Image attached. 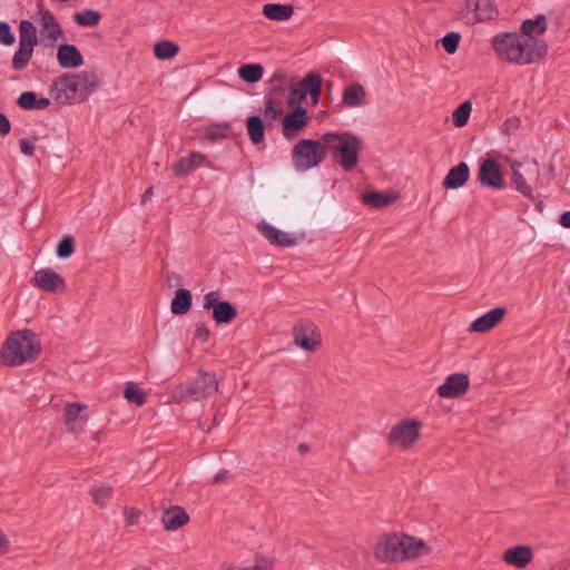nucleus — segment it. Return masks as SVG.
<instances>
[{
  "mask_svg": "<svg viewBox=\"0 0 570 570\" xmlns=\"http://www.w3.org/2000/svg\"><path fill=\"white\" fill-rule=\"evenodd\" d=\"M307 122L308 119L306 109L302 106H298L283 118V135L287 139H292L296 136L297 131H301L307 126Z\"/></svg>",
  "mask_w": 570,
  "mask_h": 570,
  "instance_id": "aec40b11",
  "label": "nucleus"
},
{
  "mask_svg": "<svg viewBox=\"0 0 570 570\" xmlns=\"http://www.w3.org/2000/svg\"><path fill=\"white\" fill-rule=\"evenodd\" d=\"M507 314L505 307H495L478 317L470 325L472 333H487L499 325Z\"/></svg>",
  "mask_w": 570,
  "mask_h": 570,
  "instance_id": "4be33fe9",
  "label": "nucleus"
},
{
  "mask_svg": "<svg viewBox=\"0 0 570 570\" xmlns=\"http://www.w3.org/2000/svg\"><path fill=\"white\" fill-rule=\"evenodd\" d=\"M294 11L295 8L291 3H266L262 8L263 16L273 21H287Z\"/></svg>",
  "mask_w": 570,
  "mask_h": 570,
  "instance_id": "bb28decb",
  "label": "nucleus"
},
{
  "mask_svg": "<svg viewBox=\"0 0 570 570\" xmlns=\"http://www.w3.org/2000/svg\"><path fill=\"white\" fill-rule=\"evenodd\" d=\"M20 149L23 155L26 156H32L35 151V147L31 141L28 139H21L20 140Z\"/></svg>",
  "mask_w": 570,
  "mask_h": 570,
  "instance_id": "4d7b16f0",
  "label": "nucleus"
},
{
  "mask_svg": "<svg viewBox=\"0 0 570 570\" xmlns=\"http://www.w3.org/2000/svg\"><path fill=\"white\" fill-rule=\"evenodd\" d=\"M191 307V293L186 288L176 291L175 296L170 303L171 313L175 315H185Z\"/></svg>",
  "mask_w": 570,
  "mask_h": 570,
  "instance_id": "473e14b6",
  "label": "nucleus"
},
{
  "mask_svg": "<svg viewBox=\"0 0 570 570\" xmlns=\"http://www.w3.org/2000/svg\"><path fill=\"white\" fill-rule=\"evenodd\" d=\"M11 124L8 117L0 112V136H6L10 132Z\"/></svg>",
  "mask_w": 570,
  "mask_h": 570,
  "instance_id": "6e6d98bb",
  "label": "nucleus"
},
{
  "mask_svg": "<svg viewBox=\"0 0 570 570\" xmlns=\"http://www.w3.org/2000/svg\"><path fill=\"white\" fill-rule=\"evenodd\" d=\"M100 13L92 9H86L73 14V21L82 27H95L100 22Z\"/></svg>",
  "mask_w": 570,
  "mask_h": 570,
  "instance_id": "a19ab883",
  "label": "nucleus"
},
{
  "mask_svg": "<svg viewBox=\"0 0 570 570\" xmlns=\"http://www.w3.org/2000/svg\"><path fill=\"white\" fill-rule=\"evenodd\" d=\"M38 16L37 22L40 30V41L48 47H53L59 39L63 38V30L49 10L40 8Z\"/></svg>",
  "mask_w": 570,
  "mask_h": 570,
  "instance_id": "2eb2a0df",
  "label": "nucleus"
},
{
  "mask_svg": "<svg viewBox=\"0 0 570 570\" xmlns=\"http://www.w3.org/2000/svg\"><path fill=\"white\" fill-rule=\"evenodd\" d=\"M560 224L566 228H570V212H566L560 216Z\"/></svg>",
  "mask_w": 570,
  "mask_h": 570,
  "instance_id": "13d9d810",
  "label": "nucleus"
},
{
  "mask_svg": "<svg viewBox=\"0 0 570 570\" xmlns=\"http://www.w3.org/2000/svg\"><path fill=\"white\" fill-rule=\"evenodd\" d=\"M179 52V47L170 40H161L155 43L154 55L159 60H168L176 57Z\"/></svg>",
  "mask_w": 570,
  "mask_h": 570,
  "instance_id": "e433bc0d",
  "label": "nucleus"
},
{
  "mask_svg": "<svg viewBox=\"0 0 570 570\" xmlns=\"http://www.w3.org/2000/svg\"><path fill=\"white\" fill-rule=\"evenodd\" d=\"M228 475L227 471H220L214 476V483L220 482L225 480Z\"/></svg>",
  "mask_w": 570,
  "mask_h": 570,
  "instance_id": "052dcab7",
  "label": "nucleus"
},
{
  "mask_svg": "<svg viewBox=\"0 0 570 570\" xmlns=\"http://www.w3.org/2000/svg\"><path fill=\"white\" fill-rule=\"evenodd\" d=\"M10 550V540L0 528V557L4 556Z\"/></svg>",
  "mask_w": 570,
  "mask_h": 570,
  "instance_id": "5fc2aeb1",
  "label": "nucleus"
},
{
  "mask_svg": "<svg viewBox=\"0 0 570 570\" xmlns=\"http://www.w3.org/2000/svg\"><path fill=\"white\" fill-rule=\"evenodd\" d=\"M17 104L20 108L26 110L31 109H45L50 105V99L40 98L37 99L36 94L31 91L23 92L19 96Z\"/></svg>",
  "mask_w": 570,
  "mask_h": 570,
  "instance_id": "f704fd0d",
  "label": "nucleus"
},
{
  "mask_svg": "<svg viewBox=\"0 0 570 570\" xmlns=\"http://www.w3.org/2000/svg\"><path fill=\"white\" fill-rule=\"evenodd\" d=\"M396 198V194H385L376 190L367 191L362 196L363 203L372 208H383L394 203Z\"/></svg>",
  "mask_w": 570,
  "mask_h": 570,
  "instance_id": "2f4dec72",
  "label": "nucleus"
},
{
  "mask_svg": "<svg viewBox=\"0 0 570 570\" xmlns=\"http://www.w3.org/2000/svg\"><path fill=\"white\" fill-rule=\"evenodd\" d=\"M247 134L250 141L255 145L264 140V122L261 116H250L247 119Z\"/></svg>",
  "mask_w": 570,
  "mask_h": 570,
  "instance_id": "58836bf2",
  "label": "nucleus"
},
{
  "mask_svg": "<svg viewBox=\"0 0 570 570\" xmlns=\"http://www.w3.org/2000/svg\"><path fill=\"white\" fill-rule=\"evenodd\" d=\"M306 99L305 92L301 90L297 86L289 90L288 95V105L291 107L301 106L302 101Z\"/></svg>",
  "mask_w": 570,
  "mask_h": 570,
  "instance_id": "09e8293b",
  "label": "nucleus"
},
{
  "mask_svg": "<svg viewBox=\"0 0 570 570\" xmlns=\"http://www.w3.org/2000/svg\"><path fill=\"white\" fill-rule=\"evenodd\" d=\"M88 405L80 402H67L63 409V422L68 433L79 435L89 422Z\"/></svg>",
  "mask_w": 570,
  "mask_h": 570,
  "instance_id": "ddd939ff",
  "label": "nucleus"
},
{
  "mask_svg": "<svg viewBox=\"0 0 570 570\" xmlns=\"http://www.w3.org/2000/svg\"><path fill=\"white\" fill-rule=\"evenodd\" d=\"M533 556V550L530 546L519 544L508 548L502 554V560L509 566L523 569L532 562Z\"/></svg>",
  "mask_w": 570,
  "mask_h": 570,
  "instance_id": "412c9836",
  "label": "nucleus"
},
{
  "mask_svg": "<svg viewBox=\"0 0 570 570\" xmlns=\"http://www.w3.org/2000/svg\"><path fill=\"white\" fill-rule=\"evenodd\" d=\"M153 194H154L153 187H148L141 196V203L142 204L147 203L151 198Z\"/></svg>",
  "mask_w": 570,
  "mask_h": 570,
  "instance_id": "bf43d9fd",
  "label": "nucleus"
},
{
  "mask_svg": "<svg viewBox=\"0 0 570 570\" xmlns=\"http://www.w3.org/2000/svg\"><path fill=\"white\" fill-rule=\"evenodd\" d=\"M271 83L273 88L266 95L264 102V117L267 124H273L283 114V104L278 99V94L285 91L287 86V78L283 71H276L271 77Z\"/></svg>",
  "mask_w": 570,
  "mask_h": 570,
  "instance_id": "9d476101",
  "label": "nucleus"
},
{
  "mask_svg": "<svg viewBox=\"0 0 570 570\" xmlns=\"http://www.w3.org/2000/svg\"><path fill=\"white\" fill-rule=\"evenodd\" d=\"M259 233L273 245L291 247L296 245V238L291 234L277 229L269 223L263 220L257 226Z\"/></svg>",
  "mask_w": 570,
  "mask_h": 570,
  "instance_id": "5701e85b",
  "label": "nucleus"
},
{
  "mask_svg": "<svg viewBox=\"0 0 570 570\" xmlns=\"http://www.w3.org/2000/svg\"><path fill=\"white\" fill-rule=\"evenodd\" d=\"M33 53V47L19 45L18 50L12 58V68L14 70L24 69Z\"/></svg>",
  "mask_w": 570,
  "mask_h": 570,
  "instance_id": "ea45409f",
  "label": "nucleus"
},
{
  "mask_svg": "<svg viewBox=\"0 0 570 570\" xmlns=\"http://www.w3.org/2000/svg\"><path fill=\"white\" fill-rule=\"evenodd\" d=\"M124 396L128 402L134 403L137 406H142L146 402L145 393L140 391L134 383L126 385Z\"/></svg>",
  "mask_w": 570,
  "mask_h": 570,
  "instance_id": "c03bdc74",
  "label": "nucleus"
},
{
  "mask_svg": "<svg viewBox=\"0 0 570 570\" xmlns=\"http://www.w3.org/2000/svg\"><path fill=\"white\" fill-rule=\"evenodd\" d=\"M14 42V36L7 22H0V43L11 46Z\"/></svg>",
  "mask_w": 570,
  "mask_h": 570,
  "instance_id": "de8ad7c7",
  "label": "nucleus"
},
{
  "mask_svg": "<svg viewBox=\"0 0 570 570\" xmlns=\"http://www.w3.org/2000/svg\"><path fill=\"white\" fill-rule=\"evenodd\" d=\"M366 90L360 82L347 86L342 94V102L350 108L361 107L365 104Z\"/></svg>",
  "mask_w": 570,
  "mask_h": 570,
  "instance_id": "cd10ccee",
  "label": "nucleus"
},
{
  "mask_svg": "<svg viewBox=\"0 0 570 570\" xmlns=\"http://www.w3.org/2000/svg\"><path fill=\"white\" fill-rule=\"evenodd\" d=\"M327 154L324 135L320 140L301 139L292 149V160L297 171H307L318 166Z\"/></svg>",
  "mask_w": 570,
  "mask_h": 570,
  "instance_id": "423d86ee",
  "label": "nucleus"
},
{
  "mask_svg": "<svg viewBox=\"0 0 570 570\" xmlns=\"http://www.w3.org/2000/svg\"><path fill=\"white\" fill-rule=\"evenodd\" d=\"M423 423L416 417H404L393 424L386 435V442L400 450L413 449L422 436Z\"/></svg>",
  "mask_w": 570,
  "mask_h": 570,
  "instance_id": "0eeeda50",
  "label": "nucleus"
},
{
  "mask_svg": "<svg viewBox=\"0 0 570 570\" xmlns=\"http://www.w3.org/2000/svg\"><path fill=\"white\" fill-rule=\"evenodd\" d=\"M38 43L37 29L29 20H22L19 26V45L33 47Z\"/></svg>",
  "mask_w": 570,
  "mask_h": 570,
  "instance_id": "c9c22d12",
  "label": "nucleus"
},
{
  "mask_svg": "<svg viewBox=\"0 0 570 570\" xmlns=\"http://www.w3.org/2000/svg\"><path fill=\"white\" fill-rule=\"evenodd\" d=\"M396 531L385 532L377 537L373 546V556L376 561L385 564L396 563Z\"/></svg>",
  "mask_w": 570,
  "mask_h": 570,
  "instance_id": "f3484780",
  "label": "nucleus"
},
{
  "mask_svg": "<svg viewBox=\"0 0 570 570\" xmlns=\"http://www.w3.org/2000/svg\"><path fill=\"white\" fill-rule=\"evenodd\" d=\"M327 153L345 170L353 169L358 163V154L362 147V140L352 132L324 134Z\"/></svg>",
  "mask_w": 570,
  "mask_h": 570,
  "instance_id": "7ed1b4c3",
  "label": "nucleus"
},
{
  "mask_svg": "<svg viewBox=\"0 0 570 570\" xmlns=\"http://www.w3.org/2000/svg\"><path fill=\"white\" fill-rule=\"evenodd\" d=\"M470 177V168L466 163L461 161L452 167L443 179V187L446 189H456L465 185Z\"/></svg>",
  "mask_w": 570,
  "mask_h": 570,
  "instance_id": "a878e982",
  "label": "nucleus"
},
{
  "mask_svg": "<svg viewBox=\"0 0 570 570\" xmlns=\"http://www.w3.org/2000/svg\"><path fill=\"white\" fill-rule=\"evenodd\" d=\"M498 14L493 0H464L459 12V17L470 24L494 20Z\"/></svg>",
  "mask_w": 570,
  "mask_h": 570,
  "instance_id": "1a4fd4ad",
  "label": "nucleus"
},
{
  "mask_svg": "<svg viewBox=\"0 0 570 570\" xmlns=\"http://www.w3.org/2000/svg\"><path fill=\"white\" fill-rule=\"evenodd\" d=\"M220 293L212 291L205 294L203 307L213 311V320L218 323H230L237 316V309L228 301H219Z\"/></svg>",
  "mask_w": 570,
  "mask_h": 570,
  "instance_id": "4468645a",
  "label": "nucleus"
},
{
  "mask_svg": "<svg viewBox=\"0 0 570 570\" xmlns=\"http://www.w3.org/2000/svg\"><path fill=\"white\" fill-rule=\"evenodd\" d=\"M73 77L79 86L81 98L85 101L98 86V76L92 71H81L79 73H73Z\"/></svg>",
  "mask_w": 570,
  "mask_h": 570,
  "instance_id": "7c9ffc66",
  "label": "nucleus"
},
{
  "mask_svg": "<svg viewBox=\"0 0 570 570\" xmlns=\"http://www.w3.org/2000/svg\"><path fill=\"white\" fill-rule=\"evenodd\" d=\"M32 284L35 287L52 294H61L67 288L65 278L51 268L37 271Z\"/></svg>",
  "mask_w": 570,
  "mask_h": 570,
  "instance_id": "dca6fc26",
  "label": "nucleus"
},
{
  "mask_svg": "<svg viewBox=\"0 0 570 570\" xmlns=\"http://www.w3.org/2000/svg\"><path fill=\"white\" fill-rule=\"evenodd\" d=\"M57 61L63 69H76L83 65V57L75 45H61L57 50Z\"/></svg>",
  "mask_w": 570,
  "mask_h": 570,
  "instance_id": "393cba45",
  "label": "nucleus"
},
{
  "mask_svg": "<svg viewBox=\"0 0 570 570\" xmlns=\"http://www.w3.org/2000/svg\"><path fill=\"white\" fill-rule=\"evenodd\" d=\"M204 159V155L199 153H191L187 157L179 159L176 164L173 165V173L175 176L184 177L199 167Z\"/></svg>",
  "mask_w": 570,
  "mask_h": 570,
  "instance_id": "c85d7f7f",
  "label": "nucleus"
},
{
  "mask_svg": "<svg viewBox=\"0 0 570 570\" xmlns=\"http://www.w3.org/2000/svg\"><path fill=\"white\" fill-rule=\"evenodd\" d=\"M297 87L305 92V96H311L312 101H318L322 90V77L316 72L307 73L297 85Z\"/></svg>",
  "mask_w": 570,
  "mask_h": 570,
  "instance_id": "c756f323",
  "label": "nucleus"
},
{
  "mask_svg": "<svg viewBox=\"0 0 570 570\" xmlns=\"http://www.w3.org/2000/svg\"><path fill=\"white\" fill-rule=\"evenodd\" d=\"M218 390V380L215 374L199 370L193 380L178 385L173 397L176 402L191 400L195 402L209 397Z\"/></svg>",
  "mask_w": 570,
  "mask_h": 570,
  "instance_id": "39448f33",
  "label": "nucleus"
},
{
  "mask_svg": "<svg viewBox=\"0 0 570 570\" xmlns=\"http://www.w3.org/2000/svg\"><path fill=\"white\" fill-rule=\"evenodd\" d=\"M470 386V379L464 373L451 374L445 382L438 387V394L444 399L463 396Z\"/></svg>",
  "mask_w": 570,
  "mask_h": 570,
  "instance_id": "6ab92c4d",
  "label": "nucleus"
},
{
  "mask_svg": "<svg viewBox=\"0 0 570 570\" xmlns=\"http://www.w3.org/2000/svg\"><path fill=\"white\" fill-rule=\"evenodd\" d=\"M75 240L70 235H66L57 245V255L60 258H68L73 253Z\"/></svg>",
  "mask_w": 570,
  "mask_h": 570,
  "instance_id": "a18cd8bd",
  "label": "nucleus"
},
{
  "mask_svg": "<svg viewBox=\"0 0 570 570\" xmlns=\"http://www.w3.org/2000/svg\"><path fill=\"white\" fill-rule=\"evenodd\" d=\"M548 24L546 16L538 14L535 19L524 20L521 24V31L525 38H530L533 35H542L547 31Z\"/></svg>",
  "mask_w": 570,
  "mask_h": 570,
  "instance_id": "72a5a7b5",
  "label": "nucleus"
},
{
  "mask_svg": "<svg viewBox=\"0 0 570 570\" xmlns=\"http://www.w3.org/2000/svg\"><path fill=\"white\" fill-rule=\"evenodd\" d=\"M50 96L59 105H72L83 101L73 73L58 77L50 87Z\"/></svg>",
  "mask_w": 570,
  "mask_h": 570,
  "instance_id": "9b49d317",
  "label": "nucleus"
},
{
  "mask_svg": "<svg viewBox=\"0 0 570 570\" xmlns=\"http://www.w3.org/2000/svg\"><path fill=\"white\" fill-rule=\"evenodd\" d=\"M520 127V119L518 117L509 118L504 121L502 130L504 134L510 135L511 131Z\"/></svg>",
  "mask_w": 570,
  "mask_h": 570,
  "instance_id": "864d4df0",
  "label": "nucleus"
},
{
  "mask_svg": "<svg viewBox=\"0 0 570 570\" xmlns=\"http://www.w3.org/2000/svg\"><path fill=\"white\" fill-rule=\"evenodd\" d=\"M460 39L461 36L458 32H450L441 39V42L445 51L452 55L458 50Z\"/></svg>",
  "mask_w": 570,
  "mask_h": 570,
  "instance_id": "49530a36",
  "label": "nucleus"
},
{
  "mask_svg": "<svg viewBox=\"0 0 570 570\" xmlns=\"http://www.w3.org/2000/svg\"><path fill=\"white\" fill-rule=\"evenodd\" d=\"M209 330L206 326L205 323H196L195 324V331H194V337L203 343L207 342L209 338Z\"/></svg>",
  "mask_w": 570,
  "mask_h": 570,
  "instance_id": "3c124183",
  "label": "nucleus"
},
{
  "mask_svg": "<svg viewBox=\"0 0 570 570\" xmlns=\"http://www.w3.org/2000/svg\"><path fill=\"white\" fill-rule=\"evenodd\" d=\"M294 345L307 353L316 352L322 345V335L316 325L299 321L293 327Z\"/></svg>",
  "mask_w": 570,
  "mask_h": 570,
  "instance_id": "f8f14e48",
  "label": "nucleus"
},
{
  "mask_svg": "<svg viewBox=\"0 0 570 570\" xmlns=\"http://www.w3.org/2000/svg\"><path fill=\"white\" fill-rule=\"evenodd\" d=\"M264 75V68L259 63H247L243 65L238 69V76L242 80L248 83L258 82Z\"/></svg>",
  "mask_w": 570,
  "mask_h": 570,
  "instance_id": "4c0bfd02",
  "label": "nucleus"
},
{
  "mask_svg": "<svg viewBox=\"0 0 570 570\" xmlns=\"http://www.w3.org/2000/svg\"><path fill=\"white\" fill-rule=\"evenodd\" d=\"M111 494L112 487L109 484H101L91 490L92 501L99 507H106Z\"/></svg>",
  "mask_w": 570,
  "mask_h": 570,
  "instance_id": "37998d69",
  "label": "nucleus"
},
{
  "mask_svg": "<svg viewBox=\"0 0 570 570\" xmlns=\"http://www.w3.org/2000/svg\"><path fill=\"white\" fill-rule=\"evenodd\" d=\"M537 209L541 213L543 210V202L539 200L535 205Z\"/></svg>",
  "mask_w": 570,
  "mask_h": 570,
  "instance_id": "680f3d73",
  "label": "nucleus"
},
{
  "mask_svg": "<svg viewBox=\"0 0 570 570\" xmlns=\"http://www.w3.org/2000/svg\"><path fill=\"white\" fill-rule=\"evenodd\" d=\"M471 111H472L471 101L462 102L452 114L453 124L458 128L464 127L469 121Z\"/></svg>",
  "mask_w": 570,
  "mask_h": 570,
  "instance_id": "79ce46f5",
  "label": "nucleus"
},
{
  "mask_svg": "<svg viewBox=\"0 0 570 570\" xmlns=\"http://www.w3.org/2000/svg\"><path fill=\"white\" fill-rule=\"evenodd\" d=\"M140 514V511L135 508H126L124 510L126 525H135L138 522Z\"/></svg>",
  "mask_w": 570,
  "mask_h": 570,
  "instance_id": "603ef678",
  "label": "nucleus"
},
{
  "mask_svg": "<svg viewBox=\"0 0 570 570\" xmlns=\"http://www.w3.org/2000/svg\"><path fill=\"white\" fill-rule=\"evenodd\" d=\"M498 59L504 63L523 67L543 59L548 52L546 41L525 38L518 32H501L491 39Z\"/></svg>",
  "mask_w": 570,
  "mask_h": 570,
  "instance_id": "f257e3e1",
  "label": "nucleus"
},
{
  "mask_svg": "<svg viewBox=\"0 0 570 570\" xmlns=\"http://www.w3.org/2000/svg\"><path fill=\"white\" fill-rule=\"evenodd\" d=\"M41 354L40 337L31 330L11 332L0 348V362L4 366L18 367L36 361Z\"/></svg>",
  "mask_w": 570,
  "mask_h": 570,
  "instance_id": "f03ea898",
  "label": "nucleus"
},
{
  "mask_svg": "<svg viewBox=\"0 0 570 570\" xmlns=\"http://www.w3.org/2000/svg\"><path fill=\"white\" fill-rule=\"evenodd\" d=\"M512 184L524 197L534 200V190L542 187L539 163L534 159L511 161Z\"/></svg>",
  "mask_w": 570,
  "mask_h": 570,
  "instance_id": "20e7f679",
  "label": "nucleus"
},
{
  "mask_svg": "<svg viewBox=\"0 0 570 570\" xmlns=\"http://www.w3.org/2000/svg\"><path fill=\"white\" fill-rule=\"evenodd\" d=\"M190 518L180 505H171L161 515V523L166 531H176L189 522Z\"/></svg>",
  "mask_w": 570,
  "mask_h": 570,
  "instance_id": "b1692460",
  "label": "nucleus"
},
{
  "mask_svg": "<svg viewBox=\"0 0 570 570\" xmlns=\"http://www.w3.org/2000/svg\"><path fill=\"white\" fill-rule=\"evenodd\" d=\"M395 549L396 563L416 560L431 553V548L423 539L404 532H396Z\"/></svg>",
  "mask_w": 570,
  "mask_h": 570,
  "instance_id": "6e6552de",
  "label": "nucleus"
},
{
  "mask_svg": "<svg viewBox=\"0 0 570 570\" xmlns=\"http://www.w3.org/2000/svg\"><path fill=\"white\" fill-rule=\"evenodd\" d=\"M478 179L482 186L501 189L504 187L501 168L498 161L488 158L480 164Z\"/></svg>",
  "mask_w": 570,
  "mask_h": 570,
  "instance_id": "a211bd4d",
  "label": "nucleus"
},
{
  "mask_svg": "<svg viewBox=\"0 0 570 570\" xmlns=\"http://www.w3.org/2000/svg\"><path fill=\"white\" fill-rule=\"evenodd\" d=\"M274 562L265 557H257L254 563L247 568V570H272Z\"/></svg>",
  "mask_w": 570,
  "mask_h": 570,
  "instance_id": "8fccbe9b",
  "label": "nucleus"
}]
</instances>
